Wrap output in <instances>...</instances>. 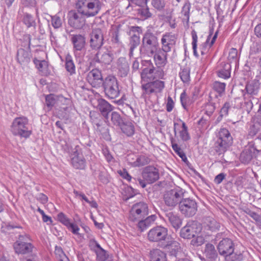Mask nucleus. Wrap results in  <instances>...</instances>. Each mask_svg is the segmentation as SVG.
Returning a JSON list of instances; mask_svg holds the SVG:
<instances>
[{
	"label": "nucleus",
	"mask_w": 261,
	"mask_h": 261,
	"mask_svg": "<svg viewBox=\"0 0 261 261\" xmlns=\"http://www.w3.org/2000/svg\"><path fill=\"white\" fill-rule=\"evenodd\" d=\"M159 48L157 37L152 33L147 31L142 38V43L140 47V52L143 57H151Z\"/></svg>",
	"instance_id": "obj_1"
},
{
	"label": "nucleus",
	"mask_w": 261,
	"mask_h": 261,
	"mask_svg": "<svg viewBox=\"0 0 261 261\" xmlns=\"http://www.w3.org/2000/svg\"><path fill=\"white\" fill-rule=\"evenodd\" d=\"M102 5L99 0H77L75 4L76 9L88 18L97 15Z\"/></svg>",
	"instance_id": "obj_2"
},
{
	"label": "nucleus",
	"mask_w": 261,
	"mask_h": 261,
	"mask_svg": "<svg viewBox=\"0 0 261 261\" xmlns=\"http://www.w3.org/2000/svg\"><path fill=\"white\" fill-rule=\"evenodd\" d=\"M11 131L15 136L28 138L32 133L29 130L28 119L24 116L15 118L12 123Z\"/></svg>",
	"instance_id": "obj_3"
},
{
	"label": "nucleus",
	"mask_w": 261,
	"mask_h": 261,
	"mask_svg": "<svg viewBox=\"0 0 261 261\" xmlns=\"http://www.w3.org/2000/svg\"><path fill=\"white\" fill-rule=\"evenodd\" d=\"M217 249L219 254L224 257L232 258L231 261H241L242 259L241 254H233L234 244L232 241L228 239L225 238L221 240L218 244Z\"/></svg>",
	"instance_id": "obj_4"
},
{
	"label": "nucleus",
	"mask_w": 261,
	"mask_h": 261,
	"mask_svg": "<svg viewBox=\"0 0 261 261\" xmlns=\"http://www.w3.org/2000/svg\"><path fill=\"white\" fill-rule=\"evenodd\" d=\"M185 190L179 188L166 191L163 196L165 204L170 210L173 209L177 204L179 205L183 197L185 196Z\"/></svg>",
	"instance_id": "obj_5"
},
{
	"label": "nucleus",
	"mask_w": 261,
	"mask_h": 261,
	"mask_svg": "<svg viewBox=\"0 0 261 261\" xmlns=\"http://www.w3.org/2000/svg\"><path fill=\"white\" fill-rule=\"evenodd\" d=\"M106 96L110 99L117 98L120 95V90L117 79L112 75H109L104 79L102 85Z\"/></svg>",
	"instance_id": "obj_6"
},
{
	"label": "nucleus",
	"mask_w": 261,
	"mask_h": 261,
	"mask_svg": "<svg viewBox=\"0 0 261 261\" xmlns=\"http://www.w3.org/2000/svg\"><path fill=\"white\" fill-rule=\"evenodd\" d=\"M260 83L256 80L249 81L245 87L246 92L243 94L245 103L248 108L252 109L253 103L252 100L255 99V96L257 95L259 89Z\"/></svg>",
	"instance_id": "obj_7"
},
{
	"label": "nucleus",
	"mask_w": 261,
	"mask_h": 261,
	"mask_svg": "<svg viewBox=\"0 0 261 261\" xmlns=\"http://www.w3.org/2000/svg\"><path fill=\"white\" fill-rule=\"evenodd\" d=\"M180 213L186 217H191L195 215L197 211V204L196 201L192 198H182L179 205Z\"/></svg>",
	"instance_id": "obj_8"
},
{
	"label": "nucleus",
	"mask_w": 261,
	"mask_h": 261,
	"mask_svg": "<svg viewBox=\"0 0 261 261\" xmlns=\"http://www.w3.org/2000/svg\"><path fill=\"white\" fill-rule=\"evenodd\" d=\"M148 213V205L146 203H137L133 205L129 212V220L132 222L138 221L147 215Z\"/></svg>",
	"instance_id": "obj_9"
},
{
	"label": "nucleus",
	"mask_w": 261,
	"mask_h": 261,
	"mask_svg": "<svg viewBox=\"0 0 261 261\" xmlns=\"http://www.w3.org/2000/svg\"><path fill=\"white\" fill-rule=\"evenodd\" d=\"M29 241L30 238L28 235L19 236L18 240L14 244L16 253L27 254L32 252L34 247Z\"/></svg>",
	"instance_id": "obj_10"
},
{
	"label": "nucleus",
	"mask_w": 261,
	"mask_h": 261,
	"mask_svg": "<svg viewBox=\"0 0 261 261\" xmlns=\"http://www.w3.org/2000/svg\"><path fill=\"white\" fill-rule=\"evenodd\" d=\"M201 231V226L195 221L189 222L180 230V236L187 239L195 238Z\"/></svg>",
	"instance_id": "obj_11"
},
{
	"label": "nucleus",
	"mask_w": 261,
	"mask_h": 261,
	"mask_svg": "<svg viewBox=\"0 0 261 261\" xmlns=\"http://www.w3.org/2000/svg\"><path fill=\"white\" fill-rule=\"evenodd\" d=\"M220 225L214 218L211 217H205L203 219L201 230L203 235L206 237L212 236L219 229Z\"/></svg>",
	"instance_id": "obj_12"
},
{
	"label": "nucleus",
	"mask_w": 261,
	"mask_h": 261,
	"mask_svg": "<svg viewBox=\"0 0 261 261\" xmlns=\"http://www.w3.org/2000/svg\"><path fill=\"white\" fill-rule=\"evenodd\" d=\"M104 29L96 28L92 30L90 35V45L92 48L99 49L103 44Z\"/></svg>",
	"instance_id": "obj_13"
},
{
	"label": "nucleus",
	"mask_w": 261,
	"mask_h": 261,
	"mask_svg": "<svg viewBox=\"0 0 261 261\" xmlns=\"http://www.w3.org/2000/svg\"><path fill=\"white\" fill-rule=\"evenodd\" d=\"M168 234L166 228L158 226L151 229L147 234V238L151 242H158L165 240Z\"/></svg>",
	"instance_id": "obj_14"
},
{
	"label": "nucleus",
	"mask_w": 261,
	"mask_h": 261,
	"mask_svg": "<svg viewBox=\"0 0 261 261\" xmlns=\"http://www.w3.org/2000/svg\"><path fill=\"white\" fill-rule=\"evenodd\" d=\"M85 16L80 12L77 10L71 11L68 13V23L75 28L81 29L85 24Z\"/></svg>",
	"instance_id": "obj_15"
},
{
	"label": "nucleus",
	"mask_w": 261,
	"mask_h": 261,
	"mask_svg": "<svg viewBox=\"0 0 261 261\" xmlns=\"http://www.w3.org/2000/svg\"><path fill=\"white\" fill-rule=\"evenodd\" d=\"M87 80L94 88H99L104 82L101 71L97 68L89 71L87 75Z\"/></svg>",
	"instance_id": "obj_16"
},
{
	"label": "nucleus",
	"mask_w": 261,
	"mask_h": 261,
	"mask_svg": "<svg viewBox=\"0 0 261 261\" xmlns=\"http://www.w3.org/2000/svg\"><path fill=\"white\" fill-rule=\"evenodd\" d=\"M114 59L112 52L107 49H101L95 55L93 58L94 63L109 65Z\"/></svg>",
	"instance_id": "obj_17"
},
{
	"label": "nucleus",
	"mask_w": 261,
	"mask_h": 261,
	"mask_svg": "<svg viewBox=\"0 0 261 261\" xmlns=\"http://www.w3.org/2000/svg\"><path fill=\"white\" fill-rule=\"evenodd\" d=\"M74 150L72 155L71 163L75 169H84L86 167V160L79 146H76Z\"/></svg>",
	"instance_id": "obj_18"
},
{
	"label": "nucleus",
	"mask_w": 261,
	"mask_h": 261,
	"mask_svg": "<svg viewBox=\"0 0 261 261\" xmlns=\"http://www.w3.org/2000/svg\"><path fill=\"white\" fill-rule=\"evenodd\" d=\"M142 177L147 184H152L159 179V170L152 166H147L142 172Z\"/></svg>",
	"instance_id": "obj_19"
},
{
	"label": "nucleus",
	"mask_w": 261,
	"mask_h": 261,
	"mask_svg": "<svg viewBox=\"0 0 261 261\" xmlns=\"http://www.w3.org/2000/svg\"><path fill=\"white\" fill-rule=\"evenodd\" d=\"M176 38L175 35L167 33L163 35L161 39L162 49L169 52L176 43Z\"/></svg>",
	"instance_id": "obj_20"
},
{
	"label": "nucleus",
	"mask_w": 261,
	"mask_h": 261,
	"mask_svg": "<svg viewBox=\"0 0 261 261\" xmlns=\"http://www.w3.org/2000/svg\"><path fill=\"white\" fill-rule=\"evenodd\" d=\"M71 41L73 46V51L75 56H77V51H81L85 47L86 39L84 36L81 34H75L71 35Z\"/></svg>",
	"instance_id": "obj_21"
},
{
	"label": "nucleus",
	"mask_w": 261,
	"mask_h": 261,
	"mask_svg": "<svg viewBox=\"0 0 261 261\" xmlns=\"http://www.w3.org/2000/svg\"><path fill=\"white\" fill-rule=\"evenodd\" d=\"M97 109L100 112L101 115L106 119H108V114L112 110L113 107L107 101L102 98H98L97 100Z\"/></svg>",
	"instance_id": "obj_22"
},
{
	"label": "nucleus",
	"mask_w": 261,
	"mask_h": 261,
	"mask_svg": "<svg viewBox=\"0 0 261 261\" xmlns=\"http://www.w3.org/2000/svg\"><path fill=\"white\" fill-rule=\"evenodd\" d=\"M259 150L256 149L254 146L249 147L244 149L240 155V160L244 164H248L254 156L256 155Z\"/></svg>",
	"instance_id": "obj_23"
},
{
	"label": "nucleus",
	"mask_w": 261,
	"mask_h": 261,
	"mask_svg": "<svg viewBox=\"0 0 261 261\" xmlns=\"http://www.w3.org/2000/svg\"><path fill=\"white\" fill-rule=\"evenodd\" d=\"M58 221H59L67 227V228L71 230V231L75 234H78L80 230L79 227L76 224L72 223L70 222V220L67 216L63 213H60L57 216Z\"/></svg>",
	"instance_id": "obj_24"
},
{
	"label": "nucleus",
	"mask_w": 261,
	"mask_h": 261,
	"mask_svg": "<svg viewBox=\"0 0 261 261\" xmlns=\"http://www.w3.org/2000/svg\"><path fill=\"white\" fill-rule=\"evenodd\" d=\"M167 53L161 48L157 50L153 55L155 65L158 67L165 66L167 63Z\"/></svg>",
	"instance_id": "obj_25"
},
{
	"label": "nucleus",
	"mask_w": 261,
	"mask_h": 261,
	"mask_svg": "<svg viewBox=\"0 0 261 261\" xmlns=\"http://www.w3.org/2000/svg\"><path fill=\"white\" fill-rule=\"evenodd\" d=\"M204 254L208 261H220L217 250L212 244L207 243L205 245Z\"/></svg>",
	"instance_id": "obj_26"
},
{
	"label": "nucleus",
	"mask_w": 261,
	"mask_h": 261,
	"mask_svg": "<svg viewBox=\"0 0 261 261\" xmlns=\"http://www.w3.org/2000/svg\"><path fill=\"white\" fill-rule=\"evenodd\" d=\"M118 74L121 77H125L128 73L129 67L125 58L120 57L117 60Z\"/></svg>",
	"instance_id": "obj_27"
},
{
	"label": "nucleus",
	"mask_w": 261,
	"mask_h": 261,
	"mask_svg": "<svg viewBox=\"0 0 261 261\" xmlns=\"http://www.w3.org/2000/svg\"><path fill=\"white\" fill-rule=\"evenodd\" d=\"M217 140L223 141L229 145H231L232 143V138L229 132L228 129L224 128L220 129L219 130Z\"/></svg>",
	"instance_id": "obj_28"
},
{
	"label": "nucleus",
	"mask_w": 261,
	"mask_h": 261,
	"mask_svg": "<svg viewBox=\"0 0 261 261\" xmlns=\"http://www.w3.org/2000/svg\"><path fill=\"white\" fill-rule=\"evenodd\" d=\"M156 219V216L155 215H152L150 216H148L144 220H140L138 224V227L140 229L141 231H143L145 229H146L147 227L150 226Z\"/></svg>",
	"instance_id": "obj_29"
},
{
	"label": "nucleus",
	"mask_w": 261,
	"mask_h": 261,
	"mask_svg": "<svg viewBox=\"0 0 261 261\" xmlns=\"http://www.w3.org/2000/svg\"><path fill=\"white\" fill-rule=\"evenodd\" d=\"M166 217L174 228L177 229L180 227L181 220L176 214L169 212L166 214Z\"/></svg>",
	"instance_id": "obj_30"
},
{
	"label": "nucleus",
	"mask_w": 261,
	"mask_h": 261,
	"mask_svg": "<svg viewBox=\"0 0 261 261\" xmlns=\"http://www.w3.org/2000/svg\"><path fill=\"white\" fill-rule=\"evenodd\" d=\"M140 43V36L139 34H133L131 36L129 39V56L130 57L133 56L134 50Z\"/></svg>",
	"instance_id": "obj_31"
},
{
	"label": "nucleus",
	"mask_w": 261,
	"mask_h": 261,
	"mask_svg": "<svg viewBox=\"0 0 261 261\" xmlns=\"http://www.w3.org/2000/svg\"><path fill=\"white\" fill-rule=\"evenodd\" d=\"M150 261H167L165 253L158 249L150 251Z\"/></svg>",
	"instance_id": "obj_32"
},
{
	"label": "nucleus",
	"mask_w": 261,
	"mask_h": 261,
	"mask_svg": "<svg viewBox=\"0 0 261 261\" xmlns=\"http://www.w3.org/2000/svg\"><path fill=\"white\" fill-rule=\"evenodd\" d=\"M30 53L23 48L17 50V60L20 64H24L30 61Z\"/></svg>",
	"instance_id": "obj_33"
},
{
	"label": "nucleus",
	"mask_w": 261,
	"mask_h": 261,
	"mask_svg": "<svg viewBox=\"0 0 261 261\" xmlns=\"http://www.w3.org/2000/svg\"><path fill=\"white\" fill-rule=\"evenodd\" d=\"M119 128L122 132L128 137L133 136L135 133L134 126L130 121L125 120Z\"/></svg>",
	"instance_id": "obj_34"
},
{
	"label": "nucleus",
	"mask_w": 261,
	"mask_h": 261,
	"mask_svg": "<svg viewBox=\"0 0 261 261\" xmlns=\"http://www.w3.org/2000/svg\"><path fill=\"white\" fill-rule=\"evenodd\" d=\"M65 68L66 70L72 75L75 73V66L72 59V57L69 53L66 55L65 57Z\"/></svg>",
	"instance_id": "obj_35"
},
{
	"label": "nucleus",
	"mask_w": 261,
	"mask_h": 261,
	"mask_svg": "<svg viewBox=\"0 0 261 261\" xmlns=\"http://www.w3.org/2000/svg\"><path fill=\"white\" fill-rule=\"evenodd\" d=\"M125 120L117 112H112L111 114V124L115 126L120 127Z\"/></svg>",
	"instance_id": "obj_36"
},
{
	"label": "nucleus",
	"mask_w": 261,
	"mask_h": 261,
	"mask_svg": "<svg viewBox=\"0 0 261 261\" xmlns=\"http://www.w3.org/2000/svg\"><path fill=\"white\" fill-rule=\"evenodd\" d=\"M34 63L38 69L41 72L42 75L47 76L49 72L47 70V63L44 60H34Z\"/></svg>",
	"instance_id": "obj_37"
},
{
	"label": "nucleus",
	"mask_w": 261,
	"mask_h": 261,
	"mask_svg": "<svg viewBox=\"0 0 261 261\" xmlns=\"http://www.w3.org/2000/svg\"><path fill=\"white\" fill-rule=\"evenodd\" d=\"M164 248L170 251L172 255H175L176 252L180 248V244L174 240H171L167 242Z\"/></svg>",
	"instance_id": "obj_38"
},
{
	"label": "nucleus",
	"mask_w": 261,
	"mask_h": 261,
	"mask_svg": "<svg viewBox=\"0 0 261 261\" xmlns=\"http://www.w3.org/2000/svg\"><path fill=\"white\" fill-rule=\"evenodd\" d=\"M230 145L224 143L223 141L217 140L214 144L215 151L220 155L224 153Z\"/></svg>",
	"instance_id": "obj_39"
},
{
	"label": "nucleus",
	"mask_w": 261,
	"mask_h": 261,
	"mask_svg": "<svg viewBox=\"0 0 261 261\" xmlns=\"http://www.w3.org/2000/svg\"><path fill=\"white\" fill-rule=\"evenodd\" d=\"M231 66L229 63H224L223 68L217 72L218 76L223 79H228L230 75Z\"/></svg>",
	"instance_id": "obj_40"
},
{
	"label": "nucleus",
	"mask_w": 261,
	"mask_h": 261,
	"mask_svg": "<svg viewBox=\"0 0 261 261\" xmlns=\"http://www.w3.org/2000/svg\"><path fill=\"white\" fill-rule=\"evenodd\" d=\"M226 84L224 83H221L218 81H215L213 84V89L218 93V96H222L224 94L225 90Z\"/></svg>",
	"instance_id": "obj_41"
},
{
	"label": "nucleus",
	"mask_w": 261,
	"mask_h": 261,
	"mask_svg": "<svg viewBox=\"0 0 261 261\" xmlns=\"http://www.w3.org/2000/svg\"><path fill=\"white\" fill-rule=\"evenodd\" d=\"M22 22L28 28H32L33 30H35L36 22L32 15L28 13L24 14Z\"/></svg>",
	"instance_id": "obj_42"
},
{
	"label": "nucleus",
	"mask_w": 261,
	"mask_h": 261,
	"mask_svg": "<svg viewBox=\"0 0 261 261\" xmlns=\"http://www.w3.org/2000/svg\"><path fill=\"white\" fill-rule=\"evenodd\" d=\"M181 126L179 131V137L183 141H186L190 139V135L188 132V127L185 122L180 120Z\"/></svg>",
	"instance_id": "obj_43"
},
{
	"label": "nucleus",
	"mask_w": 261,
	"mask_h": 261,
	"mask_svg": "<svg viewBox=\"0 0 261 261\" xmlns=\"http://www.w3.org/2000/svg\"><path fill=\"white\" fill-rule=\"evenodd\" d=\"M172 147L175 152L179 155L184 162L187 161V158L186 154L182 150L181 148L176 144L173 142V140L171 141Z\"/></svg>",
	"instance_id": "obj_44"
},
{
	"label": "nucleus",
	"mask_w": 261,
	"mask_h": 261,
	"mask_svg": "<svg viewBox=\"0 0 261 261\" xmlns=\"http://www.w3.org/2000/svg\"><path fill=\"white\" fill-rule=\"evenodd\" d=\"M212 35V33H211L210 35H208L206 41L202 43L200 46V50L201 52V54L202 55H206L207 54L210 48L212 46L211 45V44L209 43L210 37Z\"/></svg>",
	"instance_id": "obj_45"
},
{
	"label": "nucleus",
	"mask_w": 261,
	"mask_h": 261,
	"mask_svg": "<svg viewBox=\"0 0 261 261\" xmlns=\"http://www.w3.org/2000/svg\"><path fill=\"white\" fill-rule=\"evenodd\" d=\"M155 68L153 67L144 68L141 74L142 79H153V74Z\"/></svg>",
	"instance_id": "obj_46"
},
{
	"label": "nucleus",
	"mask_w": 261,
	"mask_h": 261,
	"mask_svg": "<svg viewBox=\"0 0 261 261\" xmlns=\"http://www.w3.org/2000/svg\"><path fill=\"white\" fill-rule=\"evenodd\" d=\"M180 99L182 107L186 110L187 109V107L192 103L191 99L187 96L185 91L180 94Z\"/></svg>",
	"instance_id": "obj_47"
},
{
	"label": "nucleus",
	"mask_w": 261,
	"mask_h": 261,
	"mask_svg": "<svg viewBox=\"0 0 261 261\" xmlns=\"http://www.w3.org/2000/svg\"><path fill=\"white\" fill-rule=\"evenodd\" d=\"M150 162L149 159L145 155H140L137 158L134 164L136 166H142L148 164Z\"/></svg>",
	"instance_id": "obj_48"
},
{
	"label": "nucleus",
	"mask_w": 261,
	"mask_h": 261,
	"mask_svg": "<svg viewBox=\"0 0 261 261\" xmlns=\"http://www.w3.org/2000/svg\"><path fill=\"white\" fill-rule=\"evenodd\" d=\"M55 253L59 261H69L61 247H56Z\"/></svg>",
	"instance_id": "obj_49"
},
{
	"label": "nucleus",
	"mask_w": 261,
	"mask_h": 261,
	"mask_svg": "<svg viewBox=\"0 0 261 261\" xmlns=\"http://www.w3.org/2000/svg\"><path fill=\"white\" fill-rule=\"evenodd\" d=\"M179 76L181 81L187 83L190 81V70L188 68H184L182 69L181 71L179 72Z\"/></svg>",
	"instance_id": "obj_50"
},
{
	"label": "nucleus",
	"mask_w": 261,
	"mask_h": 261,
	"mask_svg": "<svg viewBox=\"0 0 261 261\" xmlns=\"http://www.w3.org/2000/svg\"><path fill=\"white\" fill-rule=\"evenodd\" d=\"M50 17L51 18V25L55 29H59L62 27V22L59 16L58 15H55L54 16H50Z\"/></svg>",
	"instance_id": "obj_51"
},
{
	"label": "nucleus",
	"mask_w": 261,
	"mask_h": 261,
	"mask_svg": "<svg viewBox=\"0 0 261 261\" xmlns=\"http://www.w3.org/2000/svg\"><path fill=\"white\" fill-rule=\"evenodd\" d=\"M151 83L154 89V93L161 92L165 87L164 82L161 81L156 80Z\"/></svg>",
	"instance_id": "obj_52"
},
{
	"label": "nucleus",
	"mask_w": 261,
	"mask_h": 261,
	"mask_svg": "<svg viewBox=\"0 0 261 261\" xmlns=\"http://www.w3.org/2000/svg\"><path fill=\"white\" fill-rule=\"evenodd\" d=\"M191 35L192 37V48L193 50L194 55L197 57L198 56V53L197 51V35L196 32L195 30H193L191 32Z\"/></svg>",
	"instance_id": "obj_53"
},
{
	"label": "nucleus",
	"mask_w": 261,
	"mask_h": 261,
	"mask_svg": "<svg viewBox=\"0 0 261 261\" xmlns=\"http://www.w3.org/2000/svg\"><path fill=\"white\" fill-rule=\"evenodd\" d=\"M165 4V0H151L152 6L159 11L164 9Z\"/></svg>",
	"instance_id": "obj_54"
},
{
	"label": "nucleus",
	"mask_w": 261,
	"mask_h": 261,
	"mask_svg": "<svg viewBox=\"0 0 261 261\" xmlns=\"http://www.w3.org/2000/svg\"><path fill=\"white\" fill-rule=\"evenodd\" d=\"M94 243L95 244V246H96V247L100 250L99 252H97V256L98 259L100 261L105 260L107 257L106 256V253L105 250L100 247V245L96 241H94Z\"/></svg>",
	"instance_id": "obj_55"
},
{
	"label": "nucleus",
	"mask_w": 261,
	"mask_h": 261,
	"mask_svg": "<svg viewBox=\"0 0 261 261\" xmlns=\"http://www.w3.org/2000/svg\"><path fill=\"white\" fill-rule=\"evenodd\" d=\"M190 8L191 4L189 2H186L182 8L181 13L185 16L188 21L189 19Z\"/></svg>",
	"instance_id": "obj_56"
},
{
	"label": "nucleus",
	"mask_w": 261,
	"mask_h": 261,
	"mask_svg": "<svg viewBox=\"0 0 261 261\" xmlns=\"http://www.w3.org/2000/svg\"><path fill=\"white\" fill-rule=\"evenodd\" d=\"M142 88L145 94H150L152 93H154V89H153L151 82L143 85Z\"/></svg>",
	"instance_id": "obj_57"
},
{
	"label": "nucleus",
	"mask_w": 261,
	"mask_h": 261,
	"mask_svg": "<svg viewBox=\"0 0 261 261\" xmlns=\"http://www.w3.org/2000/svg\"><path fill=\"white\" fill-rule=\"evenodd\" d=\"M138 13L144 18H148L151 16V13L149 12L147 7L139 9Z\"/></svg>",
	"instance_id": "obj_58"
},
{
	"label": "nucleus",
	"mask_w": 261,
	"mask_h": 261,
	"mask_svg": "<svg viewBox=\"0 0 261 261\" xmlns=\"http://www.w3.org/2000/svg\"><path fill=\"white\" fill-rule=\"evenodd\" d=\"M45 101L48 107H51L55 104L56 99L53 95L50 94L46 96Z\"/></svg>",
	"instance_id": "obj_59"
},
{
	"label": "nucleus",
	"mask_w": 261,
	"mask_h": 261,
	"mask_svg": "<svg viewBox=\"0 0 261 261\" xmlns=\"http://www.w3.org/2000/svg\"><path fill=\"white\" fill-rule=\"evenodd\" d=\"M216 105L215 103L214 102H210L208 103H207L205 107V111L206 113L208 115H211L215 111L216 109Z\"/></svg>",
	"instance_id": "obj_60"
},
{
	"label": "nucleus",
	"mask_w": 261,
	"mask_h": 261,
	"mask_svg": "<svg viewBox=\"0 0 261 261\" xmlns=\"http://www.w3.org/2000/svg\"><path fill=\"white\" fill-rule=\"evenodd\" d=\"M238 56V50L234 48H231L229 52L228 59L229 60H236Z\"/></svg>",
	"instance_id": "obj_61"
},
{
	"label": "nucleus",
	"mask_w": 261,
	"mask_h": 261,
	"mask_svg": "<svg viewBox=\"0 0 261 261\" xmlns=\"http://www.w3.org/2000/svg\"><path fill=\"white\" fill-rule=\"evenodd\" d=\"M245 213L251 217L255 222L257 220L260 215L250 210V209H246L245 211Z\"/></svg>",
	"instance_id": "obj_62"
},
{
	"label": "nucleus",
	"mask_w": 261,
	"mask_h": 261,
	"mask_svg": "<svg viewBox=\"0 0 261 261\" xmlns=\"http://www.w3.org/2000/svg\"><path fill=\"white\" fill-rule=\"evenodd\" d=\"M230 104L229 102H225L223 107L221 108L220 113L222 116L227 115L228 113V110L230 108Z\"/></svg>",
	"instance_id": "obj_63"
},
{
	"label": "nucleus",
	"mask_w": 261,
	"mask_h": 261,
	"mask_svg": "<svg viewBox=\"0 0 261 261\" xmlns=\"http://www.w3.org/2000/svg\"><path fill=\"white\" fill-rule=\"evenodd\" d=\"M255 35L258 38L261 39V23L257 24L254 29Z\"/></svg>",
	"instance_id": "obj_64"
}]
</instances>
